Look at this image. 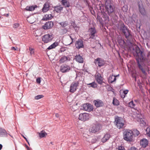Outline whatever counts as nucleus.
Returning a JSON list of instances; mask_svg holds the SVG:
<instances>
[{"label": "nucleus", "instance_id": "e2e57ef3", "mask_svg": "<svg viewBox=\"0 0 150 150\" xmlns=\"http://www.w3.org/2000/svg\"><path fill=\"white\" fill-rule=\"evenodd\" d=\"M4 15H5V14ZM6 16H7V17L8 16H9V14H8H8H6Z\"/></svg>", "mask_w": 150, "mask_h": 150}, {"label": "nucleus", "instance_id": "ddd939ff", "mask_svg": "<svg viewBox=\"0 0 150 150\" xmlns=\"http://www.w3.org/2000/svg\"><path fill=\"white\" fill-rule=\"evenodd\" d=\"M135 52L138 57L136 58H140V59H142L144 58L142 55L143 52L138 46L135 47Z\"/></svg>", "mask_w": 150, "mask_h": 150}, {"label": "nucleus", "instance_id": "f3484780", "mask_svg": "<svg viewBox=\"0 0 150 150\" xmlns=\"http://www.w3.org/2000/svg\"><path fill=\"white\" fill-rule=\"evenodd\" d=\"M148 141L145 138H143L140 140V144L142 147L145 148L148 145Z\"/></svg>", "mask_w": 150, "mask_h": 150}, {"label": "nucleus", "instance_id": "393cba45", "mask_svg": "<svg viewBox=\"0 0 150 150\" xmlns=\"http://www.w3.org/2000/svg\"><path fill=\"white\" fill-rule=\"evenodd\" d=\"M63 7L60 5L59 6H55L54 7V11L57 13H60L63 10Z\"/></svg>", "mask_w": 150, "mask_h": 150}, {"label": "nucleus", "instance_id": "09e8293b", "mask_svg": "<svg viewBox=\"0 0 150 150\" xmlns=\"http://www.w3.org/2000/svg\"><path fill=\"white\" fill-rule=\"evenodd\" d=\"M128 150H137V149L135 147H132L128 149Z\"/></svg>", "mask_w": 150, "mask_h": 150}, {"label": "nucleus", "instance_id": "79ce46f5", "mask_svg": "<svg viewBox=\"0 0 150 150\" xmlns=\"http://www.w3.org/2000/svg\"><path fill=\"white\" fill-rule=\"evenodd\" d=\"M73 27L76 31L79 30V28L75 23H73Z\"/></svg>", "mask_w": 150, "mask_h": 150}, {"label": "nucleus", "instance_id": "603ef678", "mask_svg": "<svg viewBox=\"0 0 150 150\" xmlns=\"http://www.w3.org/2000/svg\"><path fill=\"white\" fill-rule=\"evenodd\" d=\"M128 91H129L128 90H124L123 91V93L125 95L127 93Z\"/></svg>", "mask_w": 150, "mask_h": 150}, {"label": "nucleus", "instance_id": "37998d69", "mask_svg": "<svg viewBox=\"0 0 150 150\" xmlns=\"http://www.w3.org/2000/svg\"><path fill=\"white\" fill-rule=\"evenodd\" d=\"M139 119H140V123L142 124L143 125H145L146 124L145 121L143 119L142 117Z\"/></svg>", "mask_w": 150, "mask_h": 150}, {"label": "nucleus", "instance_id": "20e7f679", "mask_svg": "<svg viewBox=\"0 0 150 150\" xmlns=\"http://www.w3.org/2000/svg\"><path fill=\"white\" fill-rule=\"evenodd\" d=\"M88 32L89 36L88 40H91L92 39L95 40L97 36V33L95 27H92L88 29Z\"/></svg>", "mask_w": 150, "mask_h": 150}, {"label": "nucleus", "instance_id": "13d9d810", "mask_svg": "<svg viewBox=\"0 0 150 150\" xmlns=\"http://www.w3.org/2000/svg\"><path fill=\"white\" fill-rule=\"evenodd\" d=\"M63 30L64 31L65 33H66L67 31V30L66 29H64Z\"/></svg>", "mask_w": 150, "mask_h": 150}, {"label": "nucleus", "instance_id": "5701e85b", "mask_svg": "<svg viewBox=\"0 0 150 150\" xmlns=\"http://www.w3.org/2000/svg\"><path fill=\"white\" fill-rule=\"evenodd\" d=\"M7 134L9 135L12 137H13L12 136H11L10 134L7 133L5 129L0 128V137H4L5 135H7Z\"/></svg>", "mask_w": 150, "mask_h": 150}, {"label": "nucleus", "instance_id": "412c9836", "mask_svg": "<svg viewBox=\"0 0 150 150\" xmlns=\"http://www.w3.org/2000/svg\"><path fill=\"white\" fill-rule=\"evenodd\" d=\"M110 137V134H106L101 139V141L102 142L105 143L109 139Z\"/></svg>", "mask_w": 150, "mask_h": 150}, {"label": "nucleus", "instance_id": "3c124183", "mask_svg": "<svg viewBox=\"0 0 150 150\" xmlns=\"http://www.w3.org/2000/svg\"><path fill=\"white\" fill-rule=\"evenodd\" d=\"M36 82L38 83H40L41 80L40 78H38L36 79Z\"/></svg>", "mask_w": 150, "mask_h": 150}, {"label": "nucleus", "instance_id": "c756f323", "mask_svg": "<svg viewBox=\"0 0 150 150\" xmlns=\"http://www.w3.org/2000/svg\"><path fill=\"white\" fill-rule=\"evenodd\" d=\"M97 82L99 84H101L103 83L102 77L98 75L96 78Z\"/></svg>", "mask_w": 150, "mask_h": 150}, {"label": "nucleus", "instance_id": "dca6fc26", "mask_svg": "<svg viewBox=\"0 0 150 150\" xmlns=\"http://www.w3.org/2000/svg\"><path fill=\"white\" fill-rule=\"evenodd\" d=\"M136 60L139 69L141 70L143 74H145L146 72L140 63V62L141 61L142 59H140V58H136Z\"/></svg>", "mask_w": 150, "mask_h": 150}, {"label": "nucleus", "instance_id": "6e6d98bb", "mask_svg": "<svg viewBox=\"0 0 150 150\" xmlns=\"http://www.w3.org/2000/svg\"><path fill=\"white\" fill-rule=\"evenodd\" d=\"M70 38H71V39L72 40L71 42L70 43V44H71L73 43V42L74 39L71 36H70Z\"/></svg>", "mask_w": 150, "mask_h": 150}, {"label": "nucleus", "instance_id": "a18cd8bd", "mask_svg": "<svg viewBox=\"0 0 150 150\" xmlns=\"http://www.w3.org/2000/svg\"><path fill=\"white\" fill-rule=\"evenodd\" d=\"M29 50L30 51V54L31 55L34 54V49L30 47L29 48Z\"/></svg>", "mask_w": 150, "mask_h": 150}, {"label": "nucleus", "instance_id": "6ab92c4d", "mask_svg": "<svg viewBox=\"0 0 150 150\" xmlns=\"http://www.w3.org/2000/svg\"><path fill=\"white\" fill-rule=\"evenodd\" d=\"M141 2L139 1L138 2V6L139 7V10L140 13L143 15H145L146 14L145 10L143 7L141 6L140 4Z\"/></svg>", "mask_w": 150, "mask_h": 150}, {"label": "nucleus", "instance_id": "9d476101", "mask_svg": "<svg viewBox=\"0 0 150 150\" xmlns=\"http://www.w3.org/2000/svg\"><path fill=\"white\" fill-rule=\"evenodd\" d=\"M102 129V126L100 124L94 125L91 128V132L92 133H95L98 132Z\"/></svg>", "mask_w": 150, "mask_h": 150}, {"label": "nucleus", "instance_id": "c9c22d12", "mask_svg": "<svg viewBox=\"0 0 150 150\" xmlns=\"http://www.w3.org/2000/svg\"><path fill=\"white\" fill-rule=\"evenodd\" d=\"M135 105V104L134 103L132 100L128 103L129 106L132 108H134Z\"/></svg>", "mask_w": 150, "mask_h": 150}, {"label": "nucleus", "instance_id": "2f4dec72", "mask_svg": "<svg viewBox=\"0 0 150 150\" xmlns=\"http://www.w3.org/2000/svg\"><path fill=\"white\" fill-rule=\"evenodd\" d=\"M58 24L61 25L62 27H65L68 25V21H66L59 23Z\"/></svg>", "mask_w": 150, "mask_h": 150}, {"label": "nucleus", "instance_id": "b1692460", "mask_svg": "<svg viewBox=\"0 0 150 150\" xmlns=\"http://www.w3.org/2000/svg\"><path fill=\"white\" fill-rule=\"evenodd\" d=\"M61 2L62 5L65 8L70 6V4L68 0H62Z\"/></svg>", "mask_w": 150, "mask_h": 150}, {"label": "nucleus", "instance_id": "f257e3e1", "mask_svg": "<svg viewBox=\"0 0 150 150\" xmlns=\"http://www.w3.org/2000/svg\"><path fill=\"white\" fill-rule=\"evenodd\" d=\"M103 0L105 2V8L106 9L105 18L108 21L109 20L108 16H110L111 13L114 11V7L112 4L110 3V0Z\"/></svg>", "mask_w": 150, "mask_h": 150}, {"label": "nucleus", "instance_id": "7ed1b4c3", "mask_svg": "<svg viewBox=\"0 0 150 150\" xmlns=\"http://www.w3.org/2000/svg\"><path fill=\"white\" fill-rule=\"evenodd\" d=\"M123 139L127 141L131 142L133 140V133L131 130H125L123 132Z\"/></svg>", "mask_w": 150, "mask_h": 150}, {"label": "nucleus", "instance_id": "4be33fe9", "mask_svg": "<svg viewBox=\"0 0 150 150\" xmlns=\"http://www.w3.org/2000/svg\"><path fill=\"white\" fill-rule=\"evenodd\" d=\"M76 61L79 63H83V59L82 57L80 54L76 55L75 57Z\"/></svg>", "mask_w": 150, "mask_h": 150}, {"label": "nucleus", "instance_id": "a19ab883", "mask_svg": "<svg viewBox=\"0 0 150 150\" xmlns=\"http://www.w3.org/2000/svg\"><path fill=\"white\" fill-rule=\"evenodd\" d=\"M44 97V96L42 95H38L35 97V100H39L40 99H41L42 98Z\"/></svg>", "mask_w": 150, "mask_h": 150}, {"label": "nucleus", "instance_id": "58836bf2", "mask_svg": "<svg viewBox=\"0 0 150 150\" xmlns=\"http://www.w3.org/2000/svg\"><path fill=\"white\" fill-rule=\"evenodd\" d=\"M133 134L136 136H138L139 134L140 133L139 131H138L137 129H134L133 130Z\"/></svg>", "mask_w": 150, "mask_h": 150}, {"label": "nucleus", "instance_id": "72a5a7b5", "mask_svg": "<svg viewBox=\"0 0 150 150\" xmlns=\"http://www.w3.org/2000/svg\"><path fill=\"white\" fill-rule=\"evenodd\" d=\"M38 134L40 138L44 137L46 135H47V133L43 131H41L40 132H38Z\"/></svg>", "mask_w": 150, "mask_h": 150}, {"label": "nucleus", "instance_id": "ea45409f", "mask_svg": "<svg viewBox=\"0 0 150 150\" xmlns=\"http://www.w3.org/2000/svg\"><path fill=\"white\" fill-rule=\"evenodd\" d=\"M146 135L150 137V128L149 127H147L146 130Z\"/></svg>", "mask_w": 150, "mask_h": 150}, {"label": "nucleus", "instance_id": "69168bd1", "mask_svg": "<svg viewBox=\"0 0 150 150\" xmlns=\"http://www.w3.org/2000/svg\"><path fill=\"white\" fill-rule=\"evenodd\" d=\"M50 144H52V145H53V142H50Z\"/></svg>", "mask_w": 150, "mask_h": 150}, {"label": "nucleus", "instance_id": "338daca9", "mask_svg": "<svg viewBox=\"0 0 150 150\" xmlns=\"http://www.w3.org/2000/svg\"><path fill=\"white\" fill-rule=\"evenodd\" d=\"M84 1L85 2H87V0H84Z\"/></svg>", "mask_w": 150, "mask_h": 150}, {"label": "nucleus", "instance_id": "c85d7f7f", "mask_svg": "<svg viewBox=\"0 0 150 150\" xmlns=\"http://www.w3.org/2000/svg\"><path fill=\"white\" fill-rule=\"evenodd\" d=\"M52 18V16L51 14H46L43 17L42 20L45 21H47V20L51 19Z\"/></svg>", "mask_w": 150, "mask_h": 150}, {"label": "nucleus", "instance_id": "cd10ccee", "mask_svg": "<svg viewBox=\"0 0 150 150\" xmlns=\"http://www.w3.org/2000/svg\"><path fill=\"white\" fill-rule=\"evenodd\" d=\"M58 42H54L50 46L47 48V49L48 50H50L53 48H55L56 47L58 46Z\"/></svg>", "mask_w": 150, "mask_h": 150}, {"label": "nucleus", "instance_id": "0eeeda50", "mask_svg": "<svg viewBox=\"0 0 150 150\" xmlns=\"http://www.w3.org/2000/svg\"><path fill=\"white\" fill-rule=\"evenodd\" d=\"M79 85V82L78 81L73 82L70 86L69 92L72 93H74L76 91Z\"/></svg>", "mask_w": 150, "mask_h": 150}, {"label": "nucleus", "instance_id": "39448f33", "mask_svg": "<svg viewBox=\"0 0 150 150\" xmlns=\"http://www.w3.org/2000/svg\"><path fill=\"white\" fill-rule=\"evenodd\" d=\"M115 122L119 129L123 128L124 124L123 119L120 117H117L115 118Z\"/></svg>", "mask_w": 150, "mask_h": 150}, {"label": "nucleus", "instance_id": "9b49d317", "mask_svg": "<svg viewBox=\"0 0 150 150\" xmlns=\"http://www.w3.org/2000/svg\"><path fill=\"white\" fill-rule=\"evenodd\" d=\"M90 117L89 115L87 113L80 114L79 116V119L83 121H85L88 120Z\"/></svg>", "mask_w": 150, "mask_h": 150}, {"label": "nucleus", "instance_id": "f03ea898", "mask_svg": "<svg viewBox=\"0 0 150 150\" xmlns=\"http://www.w3.org/2000/svg\"><path fill=\"white\" fill-rule=\"evenodd\" d=\"M120 30L124 34L125 38L129 41H131L132 40V35L131 31L125 26L124 23H122L120 26Z\"/></svg>", "mask_w": 150, "mask_h": 150}, {"label": "nucleus", "instance_id": "a211bd4d", "mask_svg": "<svg viewBox=\"0 0 150 150\" xmlns=\"http://www.w3.org/2000/svg\"><path fill=\"white\" fill-rule=\"evenodd\" d=\"M94 105L97 107H99L102 106L103 105V103L101 100H95L93 101Z\"/></svg>", "mask_w": 150, "mask_h": 150}, {"label": "nucleus", "instance_id": "de8ad7c7", "mask_svg": "<svg viewBox=\"0 0 150 150\" xmlns=\"http://www.w3.org/2000/svg\"><path fill=\"white\" fill-rule=\"evenodd\" d=\"M97 141V139L96 138H93L91 140V142L93 143H95Z\"/></svg>", "mask_w": 150, "mask_h": 150}, {"label": "nucleus", "instance_id": "aec40b11", "mask_svg": "<svg viewBox=\"0 0 150 150\" xmlns=\"http://www.w3.org/2000/svg\"><path fill=\"white\" fill-rule=\"evenodd\" d=\"M49 4L48 3H45L43 5V7L42 8V11L43 12H46L48 11L50 8Z\"/></svg>", "mask_w": 150, "mask_h": 150}, {"label": "nucleus", "instance_id": "e433bc0d", "mask_svg": "<svg viewBox=\"0 0 150 150\" xmlns=\"http://www.w3.org/2000/svg\"><path fill=\"white\" fill-rule=\"evenodd\" d=\"M87 85H89L90 86H89V87H92L93 88H96L97 86L95 82H93L91 83L87 84Z\"/></svg>", "mask_w": 150, "mask_h": 150}, {"label": "nucleus", "instance_id": "2eb2a0df", "mask_svg": "<svg viewBox=\"0 0 150 150\" xmlns=\"http://www.w3.org/2000/svg\"><path fill=\"white\" fill-rule=\"evenodd\" d=\"M53 23L52 21H48L43 26V28L45 30L49 29L53 27Z\"/></svg>", "mask_w": 150, "mask_h": 150}, {"label": "nucleus", "instance_id": "f704fd0d", "mask_svg": "<svg viewBox=\"0 0 150 150\" xmlns=\"http://www.w3.org/2000/svg\"><path fill=\"white\" fill-rule=\"evenodd\" d=\"M68 60V57L65 56L62 57L59 60L60 63H64Z\"/></svg>", "mask_w": 150, "mask_h": 150}, {"label": "nucleus", "instance_id": "6e6552de", "mask_svg": "<svg viewBox=\"0 0 150 150\" xmlns=\"http://www.w3.org/2000/svg\"><path fill=\"white\" fill-rule=\"evenodd\" d=\"M75 46L76 48L78 49L83 48L84 45L83 40L81 39H79L76 41L75 43Z\"/></svg>", "mask_w": 150, "mask_h": 150}, {"label": "nucleus", "instance_id": "680f3d73", "mask_svg": "<svg viewBox=\"0 0 150 150\" xmlns=\"http://www.w3.org/2000/svg\"><path fill=\"white\" fill-rule=\"evenodd\" d=\"M26 147L27 148V149H28V148H30L28 146H27L26 145Z\"/></svg>", "mask_w": 150, "mask_h": 150}, {"label": "nucleus", "instance_id": "5fc2aeb1", "mask_svg": "<svg viewBox=\"0 0 150 150\" xmlns=\"http://www.w3.org/2000/svg\"><path fill=\"white\" fill-rule=\"evenodd\" d=\"M22 135L23 136V137L24 138V139L26 140V141L27 142V143H28V144L30 145L29 142L28 141V140H27V139L25 136H24L23 135Z\"/></svg>", "mask_w": 150, "mask_h": 150}, {"label": "nucleus", "instance_id": "1a4fd4ad", "mask_svg": "<svg viewBox=\"0 0 150 150\" xmlns=\"http://www.w3.org/2000/svg\"><path fill=\"white\" fill-rule=\"evenodd\" d=\"M94 63L96 65H98L99 67L104 65L105 62L104 60L100 58H97L95 59Z\"/></svg>", "mask_w": 150, "mask_h": 150}, {"label": "nucleus", "instance_id": "c03bdc74", "mask_svg": "<svg viewBox=\"0 0 150 150\" xmlns=\"http://www.w3.org/2000/svg\"><path fill=\"white\" fill-rule=\"evenodd\" d=\"M117 149L118 150H124L125 148L122 146H120L117 147Z\"/></svg>", "mask_w": 150, "mask_h": 150}, {"label": "nucleus", "instance_id": "49530a36", "mask_svg": "<svg viewBox=\"0 0 150 150\" xmlns=\"http://www.w3.org/2000/svg\"><path fill=\"white\" fill-rule=\"evenodd\" d=\"M19 26V24L18 23H16L13 24V27L14 28H18Z\"/></svg>", "mask_w": 150, "mask_h": 150}, {"label": "nucleus", "instance_id": "4468645a", "mask_svg": "<svg viewBox=\"0 0 150 150\" xmlns=\"http://www.w3.org/2000/svg\"><path fill=\"white\" fill-rule=\"evenodd\" d=\"M93 107L89 103L84 104L83 105V109L86 111H91L93 110Z\"/></svg>", "mask_w": 150, "mask_h": 150}, {"label": "nucleus", "instance_id": "052dcab7", "mask_svg": "<svg viewBox=\"0 0 150 150\" xmlns=\"http://www.w3.org/2000/svg\"><path fill=\"white\" fill-rule=\"evenodd\" d=\"M125 97V96L124 95H123L121 97L122 98H124Z\"/></svg>", "mask_w": 150, "mask_h": 150}, {"label": "nucleus", "instance_id": "864d4df0", "mask_svg": "<svg viewBox=\"0 0 150 150\" xmlns=\"http://www.w3.org/2000/svg\"><path fill=\"white\" fill-rule=\"evenodd\" d=\"M11 50H18V48L17 47L15 48L14 47H11Z\"/></svg>", "mask_w": 150, "mask_h": 150}, {"label": "nucleus", "instance_id": "4c0bfd02", "mask_svg": "<svg viewBox=\"0 0 150 150\" xmlns=\"http://www.w3.org/2000/svg\"><path fill=\"white\" fill-rule=\"evenodd\" d=\"M119 101L115 98H113L112 103L114 105L117 106L119 105Z\"/></svg>", "mask_w": 150, "mask_h": 150}, {"label": "nucleus", "instance_id": "a878e982", "mask_svg": "<svg viewBox=\"0 0 150 150\" xmlns=\"http://www.w3.org/2000/svg\"><path fill=\"white\" fill-rule=\"evenodd\" d=\"M37 7V6L36 5H35L34 6H27L25 9L27 11H32L34 10L35 8Z\"/></svg>", "mask_w": 150, "mask_h": 150}, {"label": "nucleus", "instance_id": "f8f14e48", "mask_svg": "<svg viewBox=\"0 0 150 150\" xmlns=\"http://www.w3.org/2000/svg\"><path fill=\"white\" fill-rule=\"evenodd\" d=\"M70 69V67L66 64L62 65L60 67V71L62 73L68 72Z\"/></svg>", "mask_w": 150, "mask_h": 150}, {"label": "nucleus", "instance_id": "bf43d9fd", "mask_svg": "<svg viewBox=\"0 0 150 150\" xmlns=\"http://www.w3.org/2000/svg\"><path fill=\"white\" fill-rule=\"evenodd\" d=\"M2 148V145L1 144H0V150H1Z\"/></svg>", "mask_w": 150, "mask_h": 150}, {"label": "nucleus", "instance_id": "7c9ffc66", "mask_svg": "<svg viewBox=\"0 0 150 150\" xmlns=\"http://www.w3.org/2000/svg\"><path fill=\"white\" fill-rule=\"evenodd\" d=\"M118 42L119 45L122 46H125L126 45V43L124 40L121 38L118 39Z\"/></svg>", "mask_w": 150, "mask_h": 150}, {"label": "nucleus", "instance_id": "0e129e2a", "mask_svg": "<svg viewBox=\"0 0 150 150\" xmlns=\"http://www.w3.org/2000/svg\"><path fill=\"white\" fill-rule=\"evenodd\" d=\"M28 150H32V149L31 148H28Z\"/></svg>", "mask_w": 150, "mask_h": 150}, {"label": "nucleus", "instance_id": "473e14b6", "mask_svg": "<svg viewBox=\"0 0 150 150\" xmlns=\"http://www.w3.org/2000/svg\"><path fill=\"white\" fill-rule=\"evenodd\" d=\"M136 116L137 117L141 118L142 117V114L141 113L140 110H137L136 112Z\"/></svg>", "mask_w": 150, "mask_h": 150}, {"label": "nucleus", "instance_id": "8fccbe9b", "mask_svg": "<svg viewBox=\"0 0 150 150\" xmlns=\"http://www.w3.org/2000/svg\"><path fill=\"white\" fill-rule=\"evenodd\" d=\"M113 89L112 88V87H109L108 89V91H112V92H113Z\"/></svg>", "mask_w": 150, "mask_h": 150}, {"label": "nucleus", "instance_id": "4d7b16f0", "mask_svg": "<svg viewBox=\"0 0 150 150\" xmlns=\"http://www.w3.org/2000/svg\"><path fill=\"white\" fill-rule=\"evenodd\" d=\"M55 116L57 117H59V115L58 113H56V114H55Z\"/></svg>", "mask_w": 150, "mask_h": 150}, {"label": "nucleus", "instance_id": "bb28decb", "mask_svg": "<svg viewBox=\"0 0 150 150\" xmlns=\"http://www.w3.org/2000/svg\"><path fill=\"white\" fill-rule=\"evenodd\" d=\"M116 80V76L115 75H112L110 76L109 77V81L111 83H112Z\"/></svg>", "mask_w": 150, "mask_h": 150}, {"label": "nucleus", "instance_id": "774afa93", "mask_svg": "<svg viewBox=\"0 0 150 150\" xmlns=\"http://www.w3.org/2000/svg\"><path fill=\"white\" fill-rule=\"evenodd\" d=\"M119 76V74H118V75H116V76H116V77L118 76Z\"/></svg>", "mask_w": 150, "mask_h": 150}, {"label": "nucleus", "instance_id": "423d86ee", "mask_svg": "<svg viewBox=\"0 0 150 150\" xmlns=\"http://www.w3.org/2000/svg\"><path fill=\"white\" fill-rule=\"evenodd\" d=\"M54 38L52 34H45L42 37V41L45 43H48L51 42Z\"/></svg>", "mask_w": 150, "mask_h": 150}]
</instances>
